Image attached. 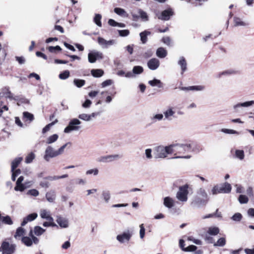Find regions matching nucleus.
<instances>
[{
	"label": "nucleus",
	"mask_w": 254,
	"mask_h": 254,
	"mask_svg": "<svg viewBox=\"0 0 254 254\" xmlns=\"http://www.w3.org/2000/svg\"><path fill=\"white\" fill-rule=\"evenodd\" d=\"M236 157L240 160H243L244 158L245 154L244 152L242 150H236L235 151Z\"/></svg>",
	"instance_id": "nucleus-50"
},
{
	"label": "nucleus",
	"mask_w": 254,
	"mask_h": 254,
	"mask_svg": "<svg viewBox=\"0 0 254 254\" xmlns=\"http://www.w3.org/2000/svg\"><path fill=\"white\" fill-rule=\"evenodd\" d=\"M107 157L108 159V163H110L116 160H118V159L121 158L122 156L119 154H114L107 155Z\"/></svg>",
	"instance_id": "nucleus-34"
},
{
	"label": "nucleus",
	"mask_w": 254,
	"mask_h": 254,
	"mask_svg": "<svg viewBox=\"0 0 254 254\" xmlns=\"http://www.w3.org/2000/svg\"><path fill=\"white\" fill-rule=\"evenodd\" d=\"M45 232V229H44L40 226H35L34 229V232L35 234L38 236H41Z\"/></svg>",
	"instance_id": "nucleus-42"
},
{
	"label": "nucleus",
	"mask_w": 254,
	"mask_h": 254,
	"mask_svg": "<svg viewBox=\"0 0 254 254\" xmlns=\"http://www.w3.org/2000/svg\"><path fill=\"white\" fill-rule=\"evenodd\" d=\"M119 35L121 37H126L129 34V31L128 30H118Z\"/></svg>",
	"instance_id": "nucleus-55"
},
{
	"label": "nucleus",
	"mask_w": 254,
	"mask_h": 254,
	"mask_svg": "<svg viewBox=\"0 0 254 254\" xmlns=\"http://www.w3.org/2000/svg\"><path fill=\"white\" fill-rule=\"evenodd\" d=\"M233 20L235 26H247L249 25L248 23L243 21L241 18L238 17H234Z\"/></svg>",
	"instance_id": "nucleus-23"
},
{
	"label": "nucleus",
	"mask_w": 254,
	"mask_h": 254,
	"mask_svg": "<svg viewBox=\"0 0 254 254\" xmlns=\"http://www.w3.org/2000/svg\"><path fill=\"white\" fill-rule=\"evenodd\" d=\"M3 95L5 98H8L11 100H16L17 99L13 96V94L9 90V87H5L3 89Z\"/></svg>",
	"instance_id": "nucleus-24"
},
{
	"label": "nucleus",
	"mask_w": 254,
	"mask_h": 254,
	"mask_svg": "<svg viewBox=\"0 0 254 254\" xmlns=\"http://www.w3.org/2000/svg\"><path fill=\"white\" fill-rule=\"evenodd\" d=\"M221 131L226 134H239V132L238 131L232 129L222 128Z\"/></svg>",
	"instance_id": "nucleus-52"
},
{
	"label": "nucleus",
	"mask_w": 254,
	"mask_h": 254,
	"mask_svg": "<svg viewBox=\"0 0 254 254\" xmlns=\"http://www.w3.org/2000/svg\"><path fill=\"white\" fill-rule=\"evenodd\" d=\"M103 58L102 53L97 51H92L88 54V60L90 63H94L97 60Z\"/></svg>",
	"instance_id": "nucleus-8"
},
{
	"label": "nucleus",
	"mask_w": 254,
	"mask_h": 254,
	"mask_svg": "<svg viewBox=\"0 0 254 254\" xmlns=\"http://www.w3.org/2000/svg\"><path fill=\"white\" fill-rule=\"evenodd\" d=\"M15 249V245L9 244L8 242H4L2 243L0 251L2 254H12Z\"/></svg>",
	"instance_id": "nucleus-6"
},
{
	"label": "nucleus",
	"mask_w": 254,
	"mask_h": 254,
	"mask_svg": "<svg viewBox=\"0 0 254 254\" xmlns=\"http://www.w3.org/2000/svg\"><path fill=\"white\" fill-rule=\"evenodd\" d=\"M163 115L162 114H157L154 115L151 117V120L152 123H155L157 121H160L163 119Z\"/></svg>",
	"instance_id": "nucleus-37"
},
{
	"label": "nucleus",
	"mask_w": 254,
	"mask_h": 254,
	"mask_svg": "<svg viewBox=\"0 0 254 254\" xmlns=\"http://www.w3.org/2000/svg\"><path fill=\"white\" fill-rule=\"evenodd\" d=\"M114 12L118 15L124 17H127L128 14L127 13L126 11L121 8L116 7L114 9Z\"/></svg>",
	"instance_id": "nucleus-35"
},
{
	"label": "nucleus",
	"mask_w": 254,
	"mask_h": 254,
	"mask_svg": "<svg viewBox=\"0 0 254 254\" xmlns=\"http://www.w3.org/2000/svg\"><path fill=\"white\" fill-rule=\"evenodd\" d=\"M56 221L62 228H65L68 226V221L67 219L61 216H57Z\"/></svg>",
	"instance_id": "nucleus-17"
},
{
	"label": "nucleus",
	"mask_w": 254,
	"mask_h": 254,
	"mask_svg": "<svg viewBox=\"0 0 254 254\" xmlns=\"http://www.w3.org/2000/svg\"><path fill=\"white\" fill-rule=\"evenodd\" d=\"M171 154L176 152L178 154H183L189 152L191 148L190 144H174L170 145Z\"/></svg>",
	"instance_id": "nucleus-2"
},
{
	"label": "nucleus",
	"mask_w": 254,
	"mask_h": 254,
	"mask_svg": "<svg viewBox=\"0 0 254 254\" xmlns=\"http://www.w3.org/2000/svg\"><path fill=\"white\" fill-rule=\"evenodd\" d=\"M196 195L202 198H205L207 200L209 199L208 194L205 190L202 188H200L197 190Z\"/></svg>",
	"instance_id": "nucleus-27"
},
{
	"label": "nucleus",
	"mask_w": 254,
	"mask_h": 254,
	"mask_svg": "<svg viewBox=\"0 0 254 254\" xmlns=\"http://www.w3.org/2000/svg\"><path fill=\"white\" fill-rule=\"evenodd\" d=\"M81 122L77 119H71L68 126L64 128V132L69 133L73 131H78L81 128Z\"/></svg>",
	"instance_id": "nucleus-3"
},
{
	"label": "nucleus",
	"mask_w": 254,
	"mask_h": 254,
	"mask_svg": "<svg viewBox=\"0 0 254 254\" xmlns=\"http://www.w3.org/2000/svg\"><path fill=\"white\" fill-rule=\"evenodd\" d=\"M12 172L11 180L13 181H15L16 179V177L20 174L21 171L20 169H17L15 171H11Z\"/></svg>",
	"instance_id": "nucleus-63"
},
{
	"label": "nucleus",
	"mask_w": 254,
	"mask_h": 254,
	"mask_svg": "<svg viewBox=\"0 0 254 254\" xmlns=\"http://www.w3.org/2000/svg\"><path fill=\"white\" fill-rule=\"evenodd\" d=\"M59 136L57 134H54L50 136H49L46 140V143L47 144H51L57 140L58 139Z\"/></svg>",
	"instance_id": "nucleus-43"
},
{
	"label": "nucleus",
	"mask_w": 254,
	"mask_h": 254,
	"mask_svg": "<svg viewBox=\"0 0 254 254\" xmlns=\"http://www.w3.org/2000/svg\"><path fill=\"white\" fill-rule=\"evenodd\" d=\"M40 215L43 219H45L47 220L54 221V219L51 216L50 211L46 209H41L40 212Z\"/></svg>",
	"instance_id": "nucleus-19"
},
{
	"label": "nucleus",
	"mask_w": 254,
	"mask_h": 254,
	"mask_svg": "<svg viewBox=\"0 0 254 254\" xmlns=\"http://www.w3.org/2000/svg\"><path fill=\"white\" fill-rule=\"evenodd\" d=\"M47 222H44L43 224L44 227H55L57 226V225L54 223V221L48 220Z\"/></svg>",
	"instance_id": "nucleus-62"
},
{
	"label": "nucleus",
	"mask_w": 254,
	"mask_h": 254,
	"mask_svg": "<svg viewBox=\"0 0 254 254\" xmlns=\"http://www.w3.org/2000/svg\"><path fill=\"white\" fill-rule=\"evenodd\" d=\"M34 119V115L28 112H24L23 113V120L25 122H28L29 123L32 122Z\"/></svg>",
	"instance_id": "nucleus-25"
},
{
	"label": "nucleus",
	"mask_w": 254,
	"mask_h": 254,
	"mask_svg": "<svg viewBox=\"0 0 254 254\" xmlns=\"http://www.w3.org/2000/svg\"><path fill=\"white\" fill-rule=\"evenodd\" d=\"M22 157H17L11 162V171H13L22 161Z\"/></svg>",
	"instance_id": "nucleus-31"
},
{
	"label": "nucleus",
	"mask_w": 254,
	"mask_h": 254,
	"mask_svg": "<svg viewBox=\"0 0 254 254\" xmlns=\"http://www.w3.org/2000/svg\"><path fill=\"white\" fill-rule=\"evenodd\" d=\"M221 193H228L231 192L232 188L230 184L225 183L224 184L219 185Z\"/></svg>",
	"instance_id": "nucleus-16"
},
{
	"label": "nucleus",
	"mask_w": 254,
	"mask_h": 254,
	"mask_svg": "<svg viewBox=\"0 0 254 254\" xmlns=\"http://www.w3.org/2000/svg\"><path fill=\"white\" fill-rule=\"evenodd\" d=\"M238 200L241 204H246L248 203L249 198L246 195L241 194L239 196Z\"/></svg>",
	"instance_id": "nucleus-51"
},
{
	"label": "nucleus",
	"mask_w": 254,
	"mask_h": 254,
	"mask_svg": "<svg viewBox=\"0 0 254 254\" xmlns=\"http://www.w3.org/2000/svg\"><path fill=\"white\" fill-rule=\"evenodd\" d=\"M27 194L28 195L33 196H37L39 195V192L36 189H32V190H29L27 191Z\"/></svg>",
	"instance_id": "nucleus-59"
},
{
	"label": "nucleus",
	"mask_w": 254,
	"mask_h": 254,
	"mask_svg": "<svg viewBox=\"0 0 254 254\" xmlns=\"http://www.w3.org/2000/svg\"><path fill=\"white\" fill-rule=\"evenodd\" d=\"M58 122V120H56V121L54 122H52L48 125H47V126H46L42 129V132L43 133H46L47 131H48L49 129H50V127L51 126H53L56 123H57Z\"/></svg>",
	"instance_id": "nucleus-61"
},
{
	"label": "nucleus",
	"mask_w": 254,
	"mask_h": 254,
	"mask_svg": "<svg viewBox=\"0 0 254 254\" xmlns=\"http://www.w3.org/2000/svg\"><path fill=\"white\" fill-rule=\"evenodd\" d=\"M178 64L181 66L182 70L181 73L183 74L187 68V64L185 58L184 57H180Z\"/></svg>",
	"instance_id": "nucleus-22"
},
{
	"label": "nucleus",
	"mask_w": 254,
	"mask_h": 254,
	"mask_svg": "<svg viewBox=\"0 0 254 254\" xmlns=\"http://www.w3.org/2000/svg\"><path fill=\"white\" fill-rule=\"evenodd\" d=\"M139 227H140L139 236L141 239H143L145 236V228H144L143 224L140 225Z\"/></svg>",
	"instance_id": "nucleus-58"
},
{
	"label": "nucleus",
	"mask_w": 254,
	"mask_h": 254,
	"mask_svg": "<svg viewBox=\"0 0 254 254\" xmlns=\"http://www.w3.org/2000/svg\"><path fill=\"white\" fill-rule=\"evenodd\" d=\"M175 114V112L172 107H169L164 112V115L165 119L168 121L172 120V117H173Z\"/></svg>",
	"instance_id": "nucleus-18"
},
{
	"label": "nucleus",
	"mask_w": 254,
	"mask_h": 254,
	"mask_svg": "<svg viewBox=\"0 0 254 254\" xmlns=\"http://www.w3.org/2000/svg\"><path fill=\"white\" fill-rule=\"evenodd\" d=\"M98 43L103 48H107L109 46H112L115 43V41L114 40H110L107 41L105 39L99 37L98 38Z\"/></svg>",
	"instance_id": "nucleus-11"
},
{
	"label": "nucleus",
	"mask_w": 254,
	"mask_h": 254,
	"mask_svg": "<svg viewBox=\"0 0 254 254\" xmlns=\"http://www.w3.org/2000/svg\"><path fill=\"white\" fill-rule=\"evenodd\" d=\"M78 118L82 120L83 121H89L91 120L90 118L89 115H88L86 114H80L78 116Z\"/></svg>",
	"instance_id": "nucleus-56"
},
{
	"label": "nucleus",
	"mask_w": 254,
	"mask_h": 254,
	"mask_svg": "<svg viewBox=\"0 0 254 254\" xmlns=\"http://www.w3.org/2000/svg\"><path fill=\"white\" fill-rule=\"evenodd\" d=\"M73 83L77 87L80 88L85 84V81L83 79H75L73 80Z\"/></svg>",
	"instance_id": "nucleus-48"
},
{
	"label": "nucleus",
	"mask_w": 254,
	"mask_h": 254,
	"mask_svg": "<svg viewBox=\"0 0 254 254\" xmlns=\"http://www.w3.org/2000/svg\"><path fill=\"white\" fill-rule=\"evenodd\" d=\"M236 73V71L233 69H229L223 71L219 73L218 74V77L220 78L222 75H228L231 74H234Z\"/></svg>",
	"instance_id": "nucleus-38"
},
{
	"label": "nucleus",
	"mask_w": 254,
	"mask_h": 254,
	"mask_svg": "<svg viewBox=\"0 0 254 254\" xmlns=\"http://www.w3.org/2000/svg\"><path fill=\"white\" fill-rule=\"evenodd\" d=\"M57 156V151L55 150L51 146H48L45 150L44 158L48 162L50 158L56 157Z\"/></svg>",
	"instance_id": "nucleus-9"
},
{
	"label": "nucleus",
	"mask_w": 254,
	"mask_h": 254,
	"mask_svg": "<svg viewBox=\"0 0 254 254\" xmlns=\"http://www.w3.org/2000/svg\"><path fill=\"white\" fill-rule=\"evenodd\" d=\"M132 236V232L126 230L123 233L117 236V240L121 244L128 242Z\"/></svg>",
	"instance_id": "nucleus-7"
},
{
	"label": "nucleus",
	"mask_w": 254,
	"mask_h": 254,
	"mask_svg": "<svg viewBox=\"0 0 254 254\" xmlns=\"http://www.w3.org/2000/svg\"><path fill=\"white\" fill-rule=\"evenodd\" d=\"M167 55V51L162 47H160L156 51V55L160 58H164Z\"/></svg>",
	"instance_id": "nucleus-30"
},
{
	"label": "nucleus",
	"mask_w": 254,
	"mask_h": 254,
	"mask_svg": "<svg viewBox=\"0 0 254 254\" xmlns=\"http://www.w3.org/2000/svg\"><path fill=\"white\" fill-rule=\"evenodd\" d=\"M22 242L27 247H30L32 245V240L29 237H23L22 238Z\"/></svg>",
	"instance_id": "nucleus-40"
},
{
	"label": "nucleus",
	"mask_w": 254,
	"mask_h": 254,
	"mask_svg": "<svg viewBox=\"0 0 254 254\" xmlns=\"http://www.w3.org/2000/svg\"><path fill=\"white\" fill-rule=\"evenodd\" d=\"M151 32L150 31L145 30L139 34L140 40L143 44H145L147 41V36L150 35Z\"/></svg>",
	"instance_id": "nucleus-29"
},
{
	"label": "nucleus",
	"mask_w": 254,
	"mask_h": 254,
	"mask_svg": "<svg viewBox=\"0 0 254 254\" xmlns=\"http://www.w3.org/2000/svg\"><path fill=\"white\" fill-rule=\"evenodd\" d=\"M171 154L170 145L168 146H159L155 148L153 151L154 158H165L168 154Z\"/></svg>",
	"instance_id": "nucleus-1"
},
{
	"label": "nucleus",
	"mask_w": 254,
	"mask_h": 254,
	"mask_svg": "<svg viewBox=\"0 0 254 254\" xmlns=\"http://www.w3.org/2000/svg\"><path fill=\"white\" fill-rule=\"evenodd\" d=\"M68 144H70V143L68 142L65 143V144L61 146L58 150H56L58 156L64 153V149Z\"/></svg>",
	"instance_id": "nucleus-60"
},
{
	"label": "nucleus",
	"mask_w": 254,
	"mask_h": 254,
	"mask_svg": "<svg viewBox=\"0 0 254 254\" xmlns=\"http://www.w3.org/2000/svg\"><path fill=\"white\" fill-rule=\"evenodd\" d=\"M25 232V230L24 228L21 227H18L16 231L15 234L14 235V237L17 239V237H21L23 235Z\"/></svg>",
	"instance_id": "nucleus-45"
},
{
	"label": "nucleus",
	"mask_w": 254,
	"mask_h": 254,
	"mask_svg": "<svg viewBox=\"0 0 254 254\" xmlns=\"http://www.w3.org/2000/svg\"><path fill=\"white\" fill-rule=\"evenodd\" d=\"M148 83L152 87L157 86L158 88H161L163 87V83L159 79L154 78L152 80H149Z\"/></svg>",
	"instance_id": "nucleus-26"
},
{
	"label": "nucleus",
	"mask_w": 254,
	"mask_h": 254,
	"mask_svg": "<svg viewBox=\"0 0 254 254\" xmlns=\"http://www.w3.org/2000/svg\"><path fill=\"white\" fill-rule=\"evenodd\" d=\"M226 244V240L224 238H220L216 243L214 244V246L223 247Z\"/></svg>",
	"instance_id": "nucleus-53"
},
{
	"label": "nucleus",
	"mask_w": 254,
	"mask_h": 254,
	"mask_svg": "<svg viewBox=\"0 0 254 254\" xmlns=\"http://www.w3.org/2000/svg\"><path fill=\"white\" fill-rule=\"evenodd\" d=\"M188 186L186 185L179 188V190L176 194V197L182 202H186L188 200Z\"/></svg>",
	"instance_id": "nucleus-5"
},
{
	"label": "nucleus",
	"mask_w": 254,
	"mask_h": 254,
	"mask_svg": "<svg viewBox=\"0 0 254 254\" xmlns=\"http://www.w3.org/2000/svg\"><path fill=\"white\" fill-rule=\"evenodd\" d=\"M242 215L240 213H235L231 218V219L235 222H240L242 219Z\"/></svg>",
	"instance_id": "nucleus-49"
},
{
	"label": "nucleus",
	"mask_w": 254,
	"mask_h": 254,
	"mask_svg": "<svg viewBox=\"0 0 254 254\" xmlns=\"http://www.w3.org/2000/svg\"><path fill=\"white\" fill-rule=\"evenodd\" d=\"M207 233L211 235H216L219 233V229L216 227H209Z\"/></svg>",
	"instance_id": "nucleus-41"
},
{
	"label": "nucleus",
	"mask_w": 254,
	"mask_h": 254,
	"mask_svg": "<svg viewBox=\"0 0 254 254\" xmlns=\"http://www.w3.org/2000/svg\"><path fill=\"white\" fill-rule=\"evenodd\" d=\"M160 65V62L156 58H152L147 62V66L148 68L152 70H156Z\"/></svg>",
	"instance_id": "nucleus-13"
},
{
	"label": "nucleus",
	"mask_w": 254,
	"mask_h": 254,
	"mask_svg": "<svg viewBox=\"0 0 254 254\" xmlns=\"http://www.w3.org/2000/svg\"><path fill=\"white\" fill-rule=\"evenodd\" d=\"M207 200L205 198L196 196L193 200L191 202V205L193 207H200V206L205 205L207 202Z\"/></svg>",
	"instance_id": "nucleus-10"
},
{
	"label": "nucleus",
	"mask_w": 254,
	"mask_h": 254,
	"mask_svg": "<svg viewBox=\"0 0 254 254\" xmlns=\"http://www.w3.org/2000/svg\"><path fill=\"white\" fill-rule=\"evenodd\" d=\"M163 204L165 207L171 208L174 206V201L173 198L167 196L164 198Z\"/></svg>",
	"instance_id": "nucleus-21"
},
{
	"label": "nucleus",
	"mask_w": 254,
	"mask_h": 254,
	"mask_svg": "<svg viewBox=\"0 0 254 254\" xmlns=\"http://www.w3.org/2000/svg\"><path fill=\"white\" fill-rule=\"evenodd\" d=\"M143 71V68L141 66H134L132 68V72L135 75V74H139L142 73Z\"/></svg>",
	"instance_id": "nucleus-44"
},
{
	"label": "nucleus",
	"mask_w": 254,
	"mask_h": 254,
	"mask_svg": "<svg viewBox=\"0 0 254 254\" xmlns=\"http://www.w3.org/2000/svg\"><path fill=\"white\" fill-rule=\"evenodd\" d=\"M69 76V72L68 70H65L63 72L61 73L59 75V77L61 79H65L67 78Z\"/></svg>",
	"instance_id": "nucleus-54"
},
{
	"label": "nucleus",
	"mask_w": 254,
	"mask_h": 254,
	"mask_svg": "<svg viewBox=\"0 0 254 254\" xmlns=\"http://www.w3.org/2000/svg\"><path fill=\"white\" fill-rule=\"evenodd\" d=\"M97 161L99 163H108L107 155L102 156L98 157L97 159Z\"/></svg>",
	"instance_id": "nucleus-57"
},
{
	"label": "nucleus",
	"mask_w": 254,
	"mask_h": 254,
	"mask_svg": "<svg viewBox=\"0 0 254 254\" xmlns=\"http://www.w3.org/2000/svg\"><path fill=\"white\" fill-rule=\"evenodd\" d=\"M138 13L139 14V17L144 21H147L148 20V16L147 13L141 9H139Z\"/></svg>",
	"instance_id": "nucleus-36"
},
{
	"label": "nucleus",
	"mask_w": 254,
	"mask_h": 254,
	"mask_svg": "<svg viewBox=\"0 0 254 254\" xmlns=\"http://www.w3.org/2000/svg\"><path fill=\"white\" fill-rule=\"evenodd\" d=\"M25 187L22 184H19L18 185H16L14 188V190L16 191H23L25 190Z\"/></svg>",
	"instance_id": "nucleus-64"
},
{
	"label": "nucleus",
	"mask_w": 254,
	"mask_h": 254,
	"mask_svg": "<svg viewBox=\"0 0 254 254\" xmlns=\"http://www.w3.org/2000/svg\"><path fill=\"white\" fill-rule=\"evenodd\" d=\"M91 73L95 77H100L104 74V71L101 69H93L91 70Z\"/></svg>",
	"instance_id": "nucleus-32"
},
{
	"label": "nucleus",
	"mask_w": 254,
	"mask_h": 254,
	"mask_svg": "<svg viewBox=\"0 0 254 254\" xmlns=\"http://www.w3.org/2000/svg\"><path fill=\"white\" fill-rule=\"evenodd\" d=\"M35 158V154L33 152H30L26 157L25 162L27 164L31 163Z\"/></svg>",
	"instance_id": "nucleus-39"
},
{
	"label": "nucleus",
	"mask_w": 254,
	"mask_h": 254,
	"mask_svg": "<svg viewBox=\"0 0 254 254\" xmlns=\"http://www.w3.org/2000/svg\"><path fill=\"white\" fill-rule=\"evenodd\" d=\"M99 173V170L97 168H94L93 169H89L85 172V174L87 176L93 175L94 176H97Z\"/></svg>",
	"instance_id": "nucleus-33"
},
{
	"label": "nucleus",
	"mask_w": 254,
	"mask_h": 254,
	"mask_svg": "<svg viewBox=\"0 0 254 254\" xmlns=\"http://www.w3.org/2000/svg\"><path fill=\"white\" fill-rule=\"evenodd\" d=\"M180 90L183 91H203L205 89V86L203 85L191 86L189 87H181Z\"/></svg>",
	"instance_id": "nucleus-15"
},
{
	"label": "nucleus",
	"mask_w": 254,
	"mask_h": 254,
	"mask_svg": "<svg viewBox=\"0 0 254 254\" xmlns=\"http://www.w3.org/2000/svg\"><path fill=\"white\" fill-rule=\"evenodd\" d=\"M253 105H254V100L237 103L233 106L232 109L234 113L240 114L243 112V108H247Z\"/></svg>",
	"instance_id": "nucleus-4"
},
{
	"label": "nucleus",
	"mask_w": 254,
	"mask_h": 254,
	"mask_svg": "<svg viewBox=\"0 0 254 254\" xmlns=\"http://www.w3.org/2000/svg\"><path fill=\"white\" fill-rule=\"evenodd\" d=\"M38 217V214L36 213H33L28 215L26 217L23 218L22 222H21V225L22 226H25L28 222H31Z\"/></svg>",
	"instance_id": "nucleus-14"
},
{
	"label": "nucleus",
	"mask_w": 254,
	"mask_h": 254,
	"mask_svg": "<svg viewBox=\"0 0 254 254\" xmlns=\"http://www.w3.org/2000/svg\"><path fill=\"white\" fill-rule=\"evenodd\" d=\"M101 18H102V16L100 14H96L95 15V17L94 18V22L99 27L102 26V23L101 21Z\"/></svg>",
	"instance_id": "nucleus-46"
},
{
	"label": "nucleus",
	"mask_w": 254,
	"mask_h": 254,
	"mask_svg": "<svg viewBox=\"0 0 254 254\" xmlns=\"http://www.w3.org/2000/svg\"><path fill=\"white\" fill-rule=\"evenodd\" d=\"M174 14V12L171 8H168L163 10L160 16H158V18L162 20H168L171 16Z\"/></svg>",
	"instance_id": "nucleus-12"
},
{
	"label": "nucleus",
	"mask_w": 254,
	"mask_h": 254,
	"mask_svg": "<svg viewBox=\"0 0 254 254\" xmlns=\"http://www.w3.org/2000/svg\"><path fill=\"white\" fill-rule=\"evenodd\" d=\"M101 197L106 203H108L111 199V193L108 190H104L102 192Z\"/></svg>",
	"instance_id": "nucleus-28"
},
{
	"label": "nucleus",
	"mask_w": 254,
	"mask_h": 254,
	"mask_svg": "<svg viewBox=\"0 0 254 254\" xmlns=\"http://www.w3.org/2000/svg\"><path fill=\"white\" fill-rule=\"evenodd\" d=\"M56 192L54 190H50L46 194V198L49 202H53L56 199Z\"/></svg>",
	"instance_id": "nucleus-20"
},
{
	"label": "nucleus",
	"mask_w": 254,
	"mask_h": 254,
	"mask_svg": "<svg viewBox=\"0 0 254 254\" xmlns=\"http://www.w3.org/2000/svg\"><path fill=\"white\" fill-rule=\"evenodd\" d=\"M1 221L2 223L7 225H12L13 224V221L11 220L10 217L9 216H6L2 217Z\"/></svg>",
	"instance_id": "nucleus-47"
}]
</instances>
